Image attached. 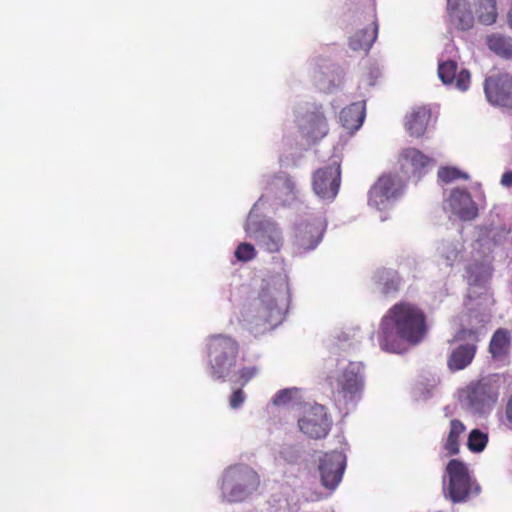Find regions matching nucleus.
Here are the masks:
<instances>
[{
  "label": "nucleus",
  "mask_w": 512,
  "mask_h": 512,
  "mask_svg": "<svg viewBox=\"0 0 512 512\" xmlns=\"http://www.w3.org/2000/svg\"><path fill=\"white\" fill-rule=\"evenodd\" d=\"M298 427L311 439L325 438L331 428V421L323 405L305 407L303 416L298 419Z\"/></svg>",
  "instance_id": "nucleus-10"
},
{
  "label": "nucleus",
  "mask_w": 512,
  "mask_h": 512,
  "mask_svg": "<svg viewBox=\"0 0 512 512\" xmlns=\"http://www.w3.org/2000/svg\"><path fill=\"white\" fill-rule=\"evenodd\" d=\"M503 381L499 376H490L471 383L466 389V400L471 410L483 414L497 403Z\"/></svg>",
  "instance_id": "nucleus-7"
},
{
  "label": "nucleus",
  "mask_w": 512,
  "mask_h": 512,
  "mask_svg": "<svg viewBox=\"0 0 512 512\" xmlns=\"http://www.w3.org/2000/svg\"><path fill=\"white\" fill-rule=\"evenodd\" d=\"M301 127L304 133L314 141L322 139L328 133L326 118L319 109L306 113Z\"/></svg>",
  "instance_id": "nucleus-21"
},
{
  "label": "nucleus",
  "mask_w": 512,
  "mask_h": 512,
  "mask_svg": "<svg viewBox=\"0 0 512 512\" xmlns=\"http://www.w3.org/2000/svg\"><path fill=\"white\" fill-rule=\"evenodd\" d=\"M300 390L298 388H286L279 391L273 398V403L277 406L293 404L300 400Z\"/></svg>",
  "instance_id": "nucleus-29"
},
{
  "label": "nucleus",
  "mask_w": 512,
  "mask_h": 512,
  "mask_svg": "<svg viewBox=\"0 0 512 512\" xmlns=\"http://www.w3.org/2000/svg\"><path fill=\"white\" fill-rule=\"evenodd\" d=\"M350 10L353 11L355 22L367 21L365 28L358 30L349 39V46L354 51L367 53L378 36V22L375 0H349Z\"/></svg>",
  "instance_id": "nucleus-3"
},
{
  "label": "nucleus",
  "mask_w": 512,
  "mask_h": 512,
  "mask_svg": "<svg viewBox=\"0 0 512 512\" xmlns=\"http://www.w3.org/2000/svg\"><path fill=\"white\" fill-rule=\"evenodd\" d=\"M402 188V183L396 176L383 174L369 190V205L377 209L384 208L387 202L400 195Z\"/></svg>",
  "instance_id": "nucleus-12"
},
{
  "label": "nucleus",
  "mask_w": 512,
  "mask_h": 512,
  "mask_svg": "<svg viewBox=\"0 0 512 512\" xmlns=\"http://www.w3.org/2000/svg\"><path fill=\"white\" fill-rule=\"evenodd\" d=\"M253 238L257 245L269 253L279 252L283 245V237L279 227L272 222L262 224L255 231Z\"/></svg>",
  "instance_id": "nucleus-19"
},
{
  "label": "nucleus",
  "mask_w": 512,
  "mask_h": 512,
  "mask_svg": "<svg viewBox=\"0 0 512 512\" xmlns=\"http://www.w3.org/2000/svg\"><path fill=\"white\" fill-rule=\"evenodd\" d=\"M325 225L320 220L301 222L295 227L294 245L300 252L313 250L322 240Z\"/></svg>",
  "instance_id": "nucleus-14"
},
{
  "label": "nucleus",
  "mask_w": 512,
  "mask_h": 512,
  "mask_svg": "<svg viewBox=\"0 0 512 512\" xmlns=\"http://www.w3.org/2000/svg\"><path fill=\"white\" fill-rule=\"evenodd\" d=\"M477 351L475 344H462L455 348L449 358L448 367L451 371H458L466 368L473 361Z\"/></svg>",
  "instance_id": "nucleus-23"
},
{
  "label": "nucleus",
  "mask_w": 512,
  "mask_h": 512,
  "mask_svg": "<svg viewBox=\"0 0 512 512\" xmlns=\"http://www.w3.org/2000/svg\"><path fill=\"white\" fill-rule=\"evenodd\" d=\"M432 112L428 106H419L414 108L405 117V128L410 136L422 137L431 122Z\"/></svg>",
  "instance_id": "nucleus-20"
},
{
  "label": "nucleus",
  "mask_w": 512,
  "mask_h": 512,
  "mask_svg": "<svg viewBox=\"0 0 512 512\" xmlns=\"http://www.w3.org/2000/svg\"><path fill=\"white\" fill-rule=\"evenodd\" d=\"M259 483L258 474L250 467H230L223 476V495L229 502H240L256 491Z\"/></svg>",
  "instance_id": "nucleus-6"
},
{
  "label": "nucleus",
  "mask_w": 512,
  "mask_h": 512,
  "mask_svg": "<svg viewBox=\"0 0 512 512\" xmlns=\"http://www.w3.org/2000/svg\"><path fill=\"white\" fill-rule=\"evenodd\" d=\"M453 257H454V258H456V257H457V252H456V251H454V252H453Z\"/></svg>",
  "instance_id": "nucleus-38"
},
{
  "label": "nucleus",
  "mask_w": 512,
  "mask_h": 512,
  "mask_svg": "<svg viewBox=\"0 0 512 512\" xmlns=\"http://www.w3.org/2000/svg\"><path fill=\"white\" fill-rule=\"evenodd\" d=\"M398 162L402 171L421 176L434 164V159L417 148L407 147L400 152Z\"/></svg>",
  "instance_id": "nucleus-16"
},
{
  "label": "nucleus",
  "mask_w": 512,
  "mask_h": 512,
  "mask_svg": "<svg viewBox=\"0 0 512 512\" xmlns=\"http://www.w3.org/2000/svg\"><path fill=\"white\" fill-rule=\"evenodd\" d=\"M424 311L417 305L401 301L394 304L383 316L377 340L382 350L401 353L403 342L416 345L427 333Z\"/></svg>",
  "instance_id": "nucleus-1"
},
{
  "label": "nucleus",
  "mask_w": 512,
  "mask_h": 512,
  "mask_svg": "<svg viewBox=\"0 0 512 512\" xmlns=\"http://www.w3.org/2000/svg\"><path fill=\"white\" fill-rule=\"evenodd\" d=\"M340 122L342 126L354 132L358 130L365 119V105L362 102H355L343 108L340 112Z\"/></svg>",
  "instance_id": "nucleus-22"
},
{
  "label": "nucleus",
  "mask_w": 512,
  "mask_h": 512,
  "mask_svg": "<svg viewBox=\"0 0 512 512\" xmlns=\"http://www.w3.org/2000/svg\"><path fill=\"white\" fill-rule=\"evenodd\" d=\"M438 177L444 183H450L456 179L463 178L467 179L468 176L465 173H462L460 170L454 167H442L438 171Z\"/></svg>",
  "instance_id": "nucleus-33"
},
{
  "label": "nucleus",
  "mask_w": 512,
  "mask_h": 512,
  "mask_svg": "<svg viewBox=\"0 0 512 512\" xmlns=\"http://www.w3.org/2000/svg\"><path fill=\"white\" fill-rule=\"evenodd\" d=\"M341 184V164L336 158L316 170L312 177L313 191L322 199L333 200Z\"/></svg>",
  "instance_id": "nucleus-9"
},
{
  "label": "nucleus",
  "mask_w": 512,
  "mask_h": 512,
  "mask_svg": "<svg viewBox=\"0 0 512 512\" xmlns=\"http://www.w3.org/2000/svg\"><path fill=\"white\" fill-rule=\"evenodd\" d=\"M484 90L488 101L497 106L512 108V76L505 73L488 77Z\"/></svg>",
  "instance_id": "nucleus-13"
},
{
  "label": "nucleus",
  "mask_w": 512,
  "mask_h": 512,
  "mask_svg": "<svg viewBox=\"0 0 512 512\" xmlns=\"http://www.w3.org/2000/svg\"><path fill=\"white\" fill-rule=\"evenodd\" d=\"M245 401V394L242 389L235 390L229 399V405L232 409L239 408Z\"/></svg>",
  "instance_id": "nucleus-35"
},
{
  "label": "nucleus",
  "mask_w": 512,
  "mask_h": 512,
  "mask_svg": "<svg viewBox=\"0 0 512 512\" xmlns=\"http://www.w3.org/2000/svg\"><path fill=\"white\" fill-rule=\"evenodd\" d=\"M258 370L256 367H244L238 372V379L236 382L240 383L242 386L246 385L256 374Z\"/></svg>",
  "instance_id": "nucleus-34"
},
{
  "label": "nucleus",
  "mask_w": 512,
  "mask_h": 512,
  "mask_svg": "<svg viewBox=\"0 0 512 512\" xmlns=\"http://www.w3.org/2000/svg\"><path fill=\"white\" fill-rule=\"evenodd\" d=\"M466 430L465 425L458 419L450 421L449 431L443 443V449L447 452L448 456H454L460 450V437Z\"/></svg>",
  "instance_id": "nucleus-27"
},
{
  "label": "nucleus",
  "mask_w": 512,
  "mask_h": 512,
  "mask_svg": "<svg viewBox=\"0 0 512 512\" xmlns=\"http://www.w3.org/2000/svg\"><path fill=\"white\" fill-rule=\"evenodd\" d=\"M346 467V456L340 451L325 453L319 461V474L322 485L334 490L342 480Z\"/></svg>",
  "instance_id": "nucleus-11"
},
{
  "label": "nucleus",
  "mask_w": 512,
  "mask_h": 512,
  "mask_svg": "<svg viewBox=\"0 0 512 512\" xmlns=\"http://www.w3.org/2000/svg\"><path fill=\"white\" fill-rule=\"evenodd\" d=\"M458 65L453 60H447L438 64V76L445 85H455L460 91L469 88L471 76L468 70L457 72Z\"/></svg>",
  "instance_id": "nucleus-18"
},
{
  "label": "nucleus",
  "mask_w": 512,
  "mask_h": 512,
  "mask_svg": "<svg viewBox=\"0 0 512 512\" xmlns=\"http://www.w3.org/2000/svg\"><path fill=\"white\" fill-rule=\"evenodd\" d=\"M235 257L238 261L248 262L256 257V250L250 243H241L235 250Z\"/></svg>",
  "instance_id": "nucleus-32"
},
{
  "label": "nucleus",
  "mask_w": 512,
  "mask_h": 512,
  "mask_svg": "<svg viewBox=\"0 0 512 512\" xmlns=\"http://www.w3.org/2000/svg\"><path fill=\"white\" fill-rule=\"evenodd\" d=\"M446 11L455 29L468 31L474 26L475 16L469 0H447Z\"/></svg>",
  "instance_id": "nucleus-15"
},
{
  "label": "nucleus",
  "mask_w": 512,
  "mask_h": 512,
  "mask_svg": "<svg viewBox=\"0 0 512 512\" xmlns=\"http://www.w3.org/2000/svg\"><path fill=\"white\" fill-rule=\"evenodd\" d=\"M480 328H461L455 334L454 340L465 341L469 340L468 344H475L480 341Z\"/></svg>",
  "instance_id": "nucleus-31"
},
{
  "label": "nucleus",
  "mask_w": 512,
  "mask_h": 512,
  "mask_svg": "<svg viewBox=\"0 0 512 512\" xmlns=\"http://www.w3.org/2000/svg\"><path fill=\"white\" fill-rule=\"evenodd\" d=\"M471 8H474V16L478 21L485 25H492L497 20V3L496 0H469Z\"/></svg>",
  "instance_id": "nucleus-26"
},
{
  "label": "nucleus",
  "mask_w": 512,
  "mask_h": 512,
  "mask_svg": "<svg viewBox=\"0 0 512 512\" xmlns=\"http://www.w3.org/2000/svg\"><path fill=\"white\" fill-rule=\"evenodd\" d=\"M487 442V435L478 429H474L470 432L468 436L467 445L471 451L481 452L486 447Z\"/></svg>",
  "instance_id": "nucleus-30"
},
{
  "label": "nucleus",
  "mask_w": 512,
  "mask_h": 512,
  "mask_svg": "<svg viewBox=\"0 0 512 512\" xmlns=\"http://www.w3.org/2000/svg\"><path fill=\"white\" fill-rule=\"evenodd\" d=\"M501 184L506 187L512 186V171H506L501 177Z\"/></svg>",
  "instance_id": "nucleus-36"
},
{
  "label": "nucleus",
  "mask_w": 512,
  "mask_h": 512,
  "mask_svg": "<svg viewBox=\"0 0 512 512\" xmlns=\"http://www.w3.org/2000/svg\"><path fill=\"white\" fill-rule=\"evenodd\" d=\"M331 399L339 407H347L362 396L364 390L363 366L358 362H350L344 369L326 378Z\"/></svg>",
  "instance_id": "nucleus-2"
},
{
  "label": "nucleus",
  "mask_w": 512,
  "mask_h": 512,
  "mask_svg": "<svg viewBox=\"0 0 512 512\" xmlns=\"http://www.w3.org/2000/svg\"><path fill=\"white\" fill-rule=\"evenodd\" d=\"M505 415L507 420L512 423V395L509 397L506 403Z\"/></svg>",
  "instance_id": "nucleus-37"
},
{
  "label": "nucleus",
  "mask_w": 512,
  "mask_h": 512,
  "mask_svg": "<svg viewBox=\"0 0 512 512\" xmlns=\"http://www.w3.org/2000/svg\"><path fill=\"white\" fill-rule=\"evenodd\" d=\"M448 201L452 212L460 220L471 221L478 216L477 204L466 189L452 190Z\"/></svg>",
  "instance_id": "nucleus-17"
},
{
  "label": "nucleus",
  "mask_w": 512,
  "mask_h": 512,
  "mask_svg": "<svg viewBox=\"0 0 512 512\" xmlns=\"http://www.w3.org/2000/svg\"><path fill=\"white\" fill-rule=\"evenodd\" d=\"M284 315L285 311L278 305L276 299L263 293L248 309L246 321L249 330L257 336L277 327L282 323Z\"/></svg>",
  "instance_id": "nucleus-4"
},
{
  "label": "nucleus",
  "mask_w": 512,
  "mask_h": 512,
  "mask_svg": "<svg viewBox=\"0 0 512 512\" xmlns=\"http://www.w3.org/2000/svg\"><path fill=\"white\" fill-rule=\"evenodd\" d=\"M448 476L447 496L454 503L466 501L480 492V486L472 480L467 466L458 459H451L446 466Z\"/></svg>",
  "instance_id": "nucleus-8"
},
{
  "label": "nucleus",
  "mask_w": 512,
  "mask_h": 512,
  "mask_svg": "<svg viewBox=\"0 0 512 512\" xmlns=\"http://www.w3.org/2000/svg\"><path fill=\"white\" fill-rule=\"evenodd\" d=\"M375 281L380 288V292L388 296L399 291L401 277L397 271L383 268L377 271Z\"/></svg>",
  "instance_id": "nucleus-25"
},
{
  "label": "nucleus",
  "mask_w": 512,
  "mask_h": 512,
  "mask_svg": "<svg viewBox=\"0 0 512 512\" xmlns=\"http://www.w3.org/2000/svg\"><path fill=\"white\" fill-rule=\"evenodd\" d=\"M511 346V333L506 328L497 329L489 343V353L493 359L502 360L505 358Z\"/></svg>",
  "instance_id": "nucleus-24"
},
{
  "label": "nucleus",
  "mask_w": 512,
  "mask_h": 512,
  "mask_svg": "<svg viewBox=\"0 0 512 512\" xmlns=\"http://www.w3.org/2000/svg\"><path fill=\"white\" fill-rule=\"evenodd\" d=\"M487 46L498 56L512 58V39L500 34H492L487 37Z\"/></svg>",
  "instance_id": "nucleus-28"
},
{
  "label": "nucleus",
  "mask_w": 512,
  "mask_h": 512,
  "mask_svg": "<svg viewBox=\"0 0 512 512\" xmlns=\"http://www.w3.org/2000/svg\"><path fill=\"white\" fill-rule=\"evenodd\" d=\"M238 342L230 336L213 335L208 340V356L212 376L224 380L236 365Z\"/></svg>",
  "instance_id": "nucleus-5"
}]
</instances>
